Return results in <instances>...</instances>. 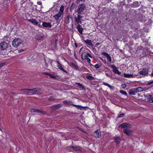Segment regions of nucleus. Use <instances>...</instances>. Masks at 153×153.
<instances>
[{
	"label": "nucleus",
	"instance_id": "f257e3e1",
	"mask_svg": "<svg viewBox=\"0 0 153 153\" xmlns=\"http://www.w3.org/2000/svg\"><path fill=\"white\" fill-rule=\"evenodd\" d=\"M89 52L90 51L88 49H85L83 51L81 55V57L82 59L85 60L86 57L88 56L91 58H93L92 56L89 53Z\"/></svg>",
	"mask_w": 153,
	"mask_h": 153
},
{
	"label": "nucleus",
	"instance_id": "f03ea898",
	"mask_svg": "<svg viewBox=\"0 0 153 153\" xmlns=\"http://www.w3.org/2000/svg\"><path fill=\"white\" fill-rule=\"evenodd\" d=\"M85 6L84 4H81L78 6V8L76 12L78 14H82L84 12Z\"/></svg>",
	"mask_w": 153,
	"mask_h": 153
},
{
	"label": "nucleus",
	"instance_id": "7ed1b4c3",
	"mask_svg": "<svg viewBox=\"0 0 153 153\" xmlns=\"http://www.w3.org/2000/svg\"><path fill=\"white\" fill-rule=\"evenodd\" d=\"M22 40L20 39H15L13 41L12 45L14 47L17 48L22 43Z\"/></svg>",
	"mask_w": 153,
	"mask_h": 153
},
{
	"label": "nucleus",
	"instance_id": "20e7f679",
	"mask_svg": "<svg viewBox=\"0 0 153 153\" xmlns=\"http://www.w3.org/2000/svg\"><path fill=\"white\" fill-rule=\"evenodd\" d=\"M82 16L80 14H78L77 16L75 17V22L76 23H75V25H76V24H81L82 23Z\"/></svg>",
	"mask_w": 153,
	"mask_h": 153
},
{
	"label": "nucleus",
	"instance_id": "39448f33",
	"mask_svg": "<svg viewBox=\"0 0 153 153\" xmlns=\"http://www.w3.org/2000/svg\"><path fill=\"white\" fill-rule=\"evenodd\" d=\"M8 46V44L5 42H1L0 44V49L2 50H5L6 49Z\"/></svg>",
	"mask_w": 153,
	"mask_h": 153
},
{
	"label": "nucleus",
	"instance_id": "423d86ee",
	"mask_svg": "<svg viewBox=\"0 0 153 153\" xmlns=\"http://www.w3.org/2000/svg\"><path fill=\"white\" fill-rule=\"evenodd\" d=\"M73 22V19L70 14L68 15L65 19V23L66 24H69Z\"/></svg>",
	"mask_w": 153,
	"mask_h": 153
},
{
	"label": "nucleus",
	"instance_id": "0eeeda50",
	"mask_svg": "<svg viewBox=\"0 0 153 153\" xmlns=\"http://www.w3.org/2000/svg\"><path fill=\"white\" fill-rule=\"evenodd\" d=\"M111 68H112L113 70V72L115 73V74H117L119 75H120L121 76H122L121 74V72H120L117 69L116 66L115 65H111Z\"/></svg>",
	"mask_w": 153,
	"mask_h": 153
},
{
	"label": "nucleus",
	"instance_id": "6e6552de",
	"mask_svg": "<svg viewBox=\"0 0 153 153\" xmlns=\"http://www.w3.org/2000/svg\"><path fill=\"white\" fill-rule=\"evenodd\" d=\"M30 111L31 112H36L44 114H45V112L44 111L40 110L39 109H37L35 108H32L30 109Z\"/></svg>",
	"mask_w": 153,
	"mask_h": 153
},
{
	"label": "nucleus",
	"instance_id": "1a4fd4ad",
	"mask_svg": "<svg viewBox=\"0 0 153 153\" xmlns=\"http://www.w3.org/2000/svg\"><path fill=\"white\" fill-rule=\"evenodd\" d=\"M148 69L147 68H143L142 71H141L140 73V74L144 75L147 76L148 74Z\"/></svg>",
	"mask_w": 153,
	"mask_h": 153
},
{
	"label": "nucleus",
	"instance_id": "9d476101",
	"mask_svg": "<svg viewBox=\"0 0 153 153\" xmlns=\"http://www.w3.org/2000/svg\"><path fill=\"white\" fill-rule=\"evenodd\" d=\"M69 65L73 68L76 70H79V67L76 63L71 62L69 63Z\"/></svg>",
	"mask_w": 153,
	"mask_h": 153
},
{
	"label": "nucleus",
	"instance_id": "9b49d317",
	"mask_svg": "<svg viewBox=\"0 0 153 153\" xmlns=\"http://www.w3.org/2000/svg\"><path fill=\"white\" fill-rule=\"evenodd\" d=\"M41 23H42V25L44 27L51 28L52 26L51 24L49 22H42Z\"/></svg>",
	"mask_w": 153,
	"mask_h": 153
},
{
	"label": "nucleus",
	"instance_id": "f8f14e48",
	"mask_svg": "<svg viewBox=\"0 0 153 153\" xmlns=\"http://www.w3.org/2000/svg\"><path fill=\"white\" fill-rule=\"evenodd\" d=\"M56 62L57 64V67L58 68L65 72L67 73V71H65V70L62 68V65L58 61H56Z\"/></svg>",
	"mask_w": 153,
	"mask_h": 153
},
{
	"label": "nucleus",
	"instance_id": "ddd939ff",
	"mask_svg": "<svg viewBox=\"0 0 153 153\" xmlns=\"http://www.w3.org/2000/svg\"><path fill=\"white\" fill-rule=\"evenodd\" d=\"M144 96L147 98L148 100L150 103H153V96L149 94L144 95Z\"/></svg>",
	"mask_w": 153,
	"mask_h": 153
},
{
	"label": "nucleus",
	"instance_id": "4468645a",
	"mask_svg": "<svg viewBox=\"0 0 153 153\" xmlns=\"http://www.w3.org/2000/svg\"><path fill=\"white\" fill-rule=\"evenodd\" d=\"M62 15V14L58 12L56 14L54 15L53 16V18L56 21H58L59 20V19L61 17Z\"/></svg>",
	"mask_w": 153,
	"mask_h": 153
},
{
	"label": "nucleus",
	"instance_id": "2eb2a0df",
	"mask_svg": "<svg viewBox=\"0 0 153 153\" xmlns=\"http://www.w3.org/2000/svg\"><path fill=\"white\" fill-rule=\"evenodd\" d=\"M120 127L122 128H129L130 127V125L128 123H123L120 125Z\"/></svg>",
	"mask_w": 153,
	"mask_h": 153
},
{
	"label": "nucleus",
	"instance_id": "dca6fc26",
	"mask_svg": "<svg viewBox=\"0 0 153 153\" xmlns=\"http://www.w3.org/2000/svg\"><path fill=\"white\" fill-rule=\"evenodd\" d=\"M94 136L96 138H99L101 136V133L98 130L94 132Z\"/></svg>",
	"mask_w": 153,
	"mask_h": 153
},
{
	"label": "nucleus",
	"instance_id": "f3484780",
	"mask_svg": "<svg viewBox=\"0 0 153 153\" xmlns=\"http://www.w3.org/2000/svg\"><path fill=\"white\" fill-rule=\"evenodd\" d=\"M62 106V105L60 104H59L56 105H54L51 106V108L54 110H55L58 109Z\"/></svg>",
	"mask_w": 153,
	"mask_h": 153
},
{
	"label": "nucleus",
	"instance_id": "a211bd4d",
	"mask_svg": "<svg viewBox=\"0 0 153 153\" xmlns=\"http://www.w3.org/2000/svg\"><path fill=\"white\" fill-rule=\"evenodd\" d=\"M30 92L32 93L36 94H39L40 92L39 90H38L37 88L30 89Z\"/></svg>",
	"mask_w": 153,
	"mask_h": 153
},
{
	"label": "nucleus",
	"instance_id": "6ab92c4d",
	"mask_svg": "<svg viewBox=\"0 0 153 153\" xmlns=\"http://www.w3.org/2000/svg\"><path fill=\"white\" fill-rule=\"evenodd\" d=\"M27 21L31 22L34 25H36L38 24V22L36 19H29L27 20Z\"/></svg>",
	"mask_w": 153,
	"mask_h": 153
},
{
	"label": "nucleus",
	"instance_id": "aec40b11",
	"mask_svg": "<svg viewBox=\"0 0 153 153\" xmlns=\"http://www.w3.org/2000/svg\"><path fill=\"white\" fill-rule=\"evenodd\" d=\"M76 28L77 29L79 32L81 34L82 33L83 31V29L82 27L79 24H78L76 26Z\"/></svg>",
	"mask_w": 153,
	"mask_h": 153
},
{
	"label": "nucleus",
	"instance_id": "412c9836",
	"mask_svg": "<svg viewBox=\"0 0 153 153\" xmlns=\"http://www.w3.org/2000/svg\"><path fill=\"white\" fill-rule=\"evenodd\" d=\"M123 131L127 135L129 136L131 134V131L130 130L125 129H124Z\"/></svg>",
	"mask_w": 153,
	"mask_h": 153
},
{
	"label": "nucleus",
	"instance_id": "4be33fe9",
	"mask_svg": "<svg viewBox=\"0 0 153 153\" xmlns=\"http://www.w3.org/2000/svg\"><path fill=\"white\" fill-rule=\"evenodd\" d=\"M22 93L25 94H26L30 93V89H23L21 90Z\"/></svg>",
	"mask_w": 153,
	"mask_h": 153
},
{
	"label": "nucleus",
	"instance_id": "5701e85b",
	"mask_svg": "<svg viewBox=\"0 0 153 153\" xmlns=\"http://www.w3.org/2000/svg\"><path fill=\"white\" fill-rule=\"evenodd\" d=\"M63 103L65 105H72L73 102L71 101H68L66 100H64L63 102Z\"/></svg>",
	"mask_w": 153,
	"mask_h": 153
},
{
	"label": "nucleus",
	"instance_id": "b1692460",
	"mask_svg": "<svg viewBox=\"0 0 153 153\" xmlns=\"http://www.w3.org/2000/svg\"><path fill=\"white\" fill-rule=\"evenodd\" d=\"M102 54L105 56L107 58V59L109 60V61L111 62V58L110 56L106 52H103L102 53Z\"/></svg>",
	"mask_w": 153,
	"mask_h": 153
},
{
	"label": "nucleus",
	"instance_id": "393cba45",
	"mask_svg": "<svg viewBox=\"0 0 153 153\" xmlns=\"http://www.w3.org/2000/svg\"><path fill=\"white\" fill-rule=\"evenodd\" d=\"M85 42L89 45L91 47L93 46V44L91 42V41L90 40L87 39L85 41Z\"/></svg>",
	"mask_w": 153,
	"mask_h": 153
},
{
	"label": "nucleus",
	"instance_id": "a878e982",
	"mask_svg": "<svg viewBox=\"0 0 153 153\" xmlns=\"http://www.w3.org/2000/svg\"><path fill=\"white\" fill-rule=\"evenodd\" d=\"M135 89V90L136 92L137 93L138 92L142 91H143V88L140 87H138Z\"/></svg>",
	"mask_w": 153,
	"mask_h": 153
},
{
	"label": "nucleus",
	"instance_id": "bb28decb",
	"mask_svg": "<svg viewBox=\"0 0 153 153\" xmlns=\"http://www.w3.org/2000/svg\"><path fill=\"white\" fill-rule=\"evenodd\" d=\"M114 140L117 144H118L121 141V140L120 137H117L114 139Z\"/></svg>",
	"mask_w": 153,
	"mask_h": 153
},
{
	"label": "nucleus",
	"instance_id": "cd10ccee",
	"mask_svg": "<svg viewBox=\"0 0 153 153\" xmlns=\"http://www.w3.org/2000/svg\"><path fill=\"white\" fill-rule=\"evenodd\" d=\"M136 93L135 89H131L129 91V94L131 95H135Z\"/></svg>",
	"mask_w": 153,
	"mask_h": 153
},
{
	"label": "nucleus",
	"instance_id": "c85d7f7f",
	"mask_svg": "<svg viewBox=\"0 0 153 153\" xmlns=\"http://www.w3.org/2000/svg\"><path fill=\"white\" fill-rule=\"evenodd\" d=\"M124 76L126 77L131 78L133 77L134 76L133 74H124Z\"/></svg>",
	"mask_w": 153,
	"mask_h": 153
},
{
	"label": "nucleus",
	"instance_id": "c756f323",
	"mask_svg": "<svg viewBox=\"0 0 153 153\" xmlns=\"http://www.w3.org/2000/svg\"><path fill=\"white\" fill-rule=\"evenodd\" d=\"M102 84L105 85L107 86L111 89H112L114 88V87L113 86H111L109 84L107 83L104 82H102Z\"/></svg>",
	"mask_w": 153,
	"mask_h": 153
},
{
	"label": "nucleus",
	"instance_id": "7c9ffc66",
	"mask_svg": "<svg viewBox=\"0 0 153 153\" xmlns=\"http://www.w3.org/2000/svg\"><path fill=\"white\" fill-rule=\"evenodd\" d=\"M64 6L63 5H62L60 7V8L59 9V12L60 13L62 14L64 13Z\"/></svg>",
	"mask_w": 153,
	"mask_h": 153
},
{
	"label": "nucleus",
	"instance_id": "2f4dec72",
	"mask_svg": "<svg viewBox=\"0 0 153 153\" xmlns=\"http://www.w3.org/2000/svg\"><path fill=\"white\" fill-rule=\"evenodd\" d=\"M72 147L73 148V149L75 150L76 151H80L81 150V148L79 146H72Z\"/></svg>",
	"mask_w": 153,
	"mask_h": 153
},
{
	"label": "nucleus",
	"instance_id": "473e14b6",
	"mask_svg": "<svg viewBox=\"0 0 153 153\" xmlns=\"http://www.w3.org/2000/svg\"><path fill=\"white\" fill-rule=\"evenodd\" d=\"M73 105L75 107L79 109L80 110H82V108H84V107H83L82 106H81L80 105H75L73 104Z\"/></svg>",
	"mask_w": 153,
	"mask_h": 153
},
{
	"label": "nucleus",
	"instance_id": "72a5a7b5",
	"mask_svg": "<svg viewBox=\"0 0 153 153\" xmlns=\"http://www.w3.org/2000/svg\"><path fill=\"white\" fill-rule=\"evenodd\" d=\"M35 38L36 40H41L43 38V37L40 35H37Z\"/></svg>",
	"mask_w": 153,
	"mask_h": 153
},
{
	"label": "nucleus",
	"instance_id": "f704fd0d",
	"mask_svg": "<svg viewBox=\"0 0 153 153\" xmlns=\"http://www.w3.org/2000/svg\"><path fill=\"white\" fill-rule=\"evenodd\" d=\"M86 78L89 80H91L94 79V77L92 76L88 75L86 76Z\"/></svg>",
	"mask_w": 153,
	"mask_h": 153
},
{
	"label": "nucleus",
	"instance_id": "c9c22d12",
	"mask_svg": "<svg viewBox=\"0 0 153 153\" xmlns=\"http://www.w3.org/2000/svg\"><path fill=\"white\" fill-rule=\"evenodd\" d=\"M76 6V5L75 4H74L73 3L72 5L70 7V10L72 12V10H73L74 8V7Z\"/></svg>",
	"mask_w": 153,
	"mask_h": 153
},
{
	"label": "nucleus",
	"instance_id": "e433bc0d",
	"mask_svg": "<svg viewBox=\"0 0 153 153\" xmlns=\"http://www.w3.org/2000/svg\"><path fill=\"white\" fill-rule=\"evenodd\" d=\"M101 65L100 64H96L94 65V66L95 68L98 69L101 66Z\"/></svg>",
	"mask_w": 153,
	"mask_h": 153
},
{
	"label": "nucleus",
	"instance_id": "4c0bfd02",
	"mask_svg": "<svg viewBox=\"0 0 153 153\" xmlns=\"http://www.w3.org/2000/svg\"><path fill=\"white\" fill-rule=\"evenodd\" d=\"M55 98L54 96L51 97L48 99V100L49 101L51 100H55Z\"/></svg>",
	"mask_w": 153,
	"mask_h": 153
},
{
	"label": "nucleus",
	"instance_id": "58836bf2",
	"mask_svg": "<svg viewBox=\"0 0 153 153\" xmlns=\"http://www.w3.org/2000/svg\"><path fill=\"white\" fill-rule=\"evenodd\" d=\"M120 92L123 94H124L126 95H127V92L126 91H124L123 90H120Z\"/></svg>",
	"mask_w": 153,
	"mask_h": 153
},
{
	"label": "nucleus",
	"instance_id": "ea45409f",
	"mask_svg": "<svg viewBox=\"0 0 153 153\" xmlns=\"http://www.w3.org/2000/svg\"><path fill=\"white\" fill-rule=\"evenodd\" d=\"M124 115V113L123 114H119L118 116L117 117L118 118H121L123 117Z\"/></svg>",
	"mask_w": 153,
	"mask_h": 153
},
{
	"label": "nucleus",
	"instance_id": "a19ab883",
	"mask_svg": "<svg viewBox=\"0 0 153 153\" xmlns=\"http://www.w3.org/2000/svg\"><path fill=\"white\" fill-rule=\"evenodd\" d=\"M85 59H86V61H87L88 63H90L91 62V59L88 58V56L87 57H86Z\"/></svg>",
	"mask_w": 153,
	"mask_h": 153
},
{
	"label": "nucleus",
	"instance_id": "79ce46f5",
	"mask_svg": "<svg viewBox=\"0 0 153 153\" xmlns=\"http://www.w3.org/2000/svg\"><path fill=\"white\" fill-rule=\"evenodd\" d=\"M57 42L58 40L57 39H56L55 41V47H56L57 44Z\"/></svg>",
	"mask_w": 153,
	"mask_h": 153
},
{
	"label": "nucleus",
	"instance_id": "37998d69",
	"mask_svg": "<svg viewBox=\"0 0 153 153\" xmlns=\"http://www.w3.org/2000/svg\"><path fill=\"white\" fill-rule=\"evenodd\" d=\"M4 65V63H0V68L3 67Z\"/></svg>",
	"mask_w": 153,
	"mask_h": 153
},
{
	"label": "nucleus",
	"instance_id": "c03bdc74",
	"mask_svg": "<svg viewBox=\"0 0 153 153\" xmlns=\"http://www.w3.org/2000/svg\"><path fill=\"white\" fill-rule=\"evenodd\" d=\"M152 83H153V80L151 81H149V82L147 83V85H149L152 84Z\"/></svg>",
	"mask_w": 153,
	"mask_h": 153
},
{
	"label": "nucleus",
	"instance_id": "a18cd8bd",
	"mask_svg": "<svg viewBox=\"0 0 153 153\" xmlns=\"http://www.w3.org/2000/svg\"><path fill=\"white\" fill-rule=\"evenodd\" d=\"M79 86H80L79 88H81L82 89H85L84 87V86L82 85V84H81Z\"/></svg>",
	"mask_w": 153,
	"mask_h": 153
},
{
	"label": "nucleus",
	"instance_id": "49530a36",
	"mask_svg": "<svg viewBox=\"0 0 153 153\" xmlns=\"http://www.w3.org/2000/svg\"><path fill=\"white\" fill-rule=\"evenodd\" d=\"M42 74H44L45 75H48V74H49V73H47L46 72H44V73H43Z\"/></svg>",
	"mask_w": 153,
	"mask_h": 153
},
{
	"label": "nucleus",
	"instance_id": "de8ad7c7",
	"mask_svg": "<svg viewBox=\"0 0 153 153\" xmlns=\"http://www.w3.org/2000/svg\"><path fill=\"white\" fill-rule=\"evenodd\" d=\"M48 76H49L51 78H52L53 77V75L49 73Z\"/></svg>",
	"mask_w": 153,
	"mask_h": 153
},
{
	"label": "nucleus",
	"instance_id": "09e8293b",
	"mask_svg": "<svg viewBox=\"0 0 153 153\" xmlns=\"http://www.w3.org/2000/svg\"><path fill=\"white\" fill-rule=\"evenodd\" d=\"M100 44V42H97L96 44V46H98Z\"/></svg>",
	"mask_w": 153,
	"mask_h": 153
},
{
	"label": "nucleus",
	"instance_id": "8fccbe9b",
	"mask_svg": "<svg viewBox=\"0 0 153 153\" xmlns=\"http://www.w3.org/2000/svg\"><path fill=\"white\" fill-rule=\"evenodd\" d=\"M122 86H123L122 88H123L126 87V85L125 84H124V85H122Z\"/></svg>",
	"mask_w": 153,
	"mask_h": 153
},
{
	"label": "nucleus",
	"instance_id": "3c124183",
	"mask_svg": "<svg viewBox=\"0 0 153 153\" xmlns=\"http://www.w3.org/2000/svg\"><path fill=\"white\" fill-rule=\"evenodd\" d=\"M37 4H39V5H42V3L41 2H39V1H38L37 2Z\"/></svg>",
	"mask_w": 153,
	"mask_h": 153
},
{
	"label": "nucleus",
	"instance_id": "603ef678",
	"mask_svg": "<svg viewBox=\"0 0 153 153\" xmlns=\"http://www.w3.org/2000/svg\"><path fill=\"white\" fill-rule=\"evenodd\" d=\"M22 51H23V50H21V49H20V50H18V52H19V53H20L21 52H22Z\"/></svg>",
	"mask_w": 153,
	"mask_h": 153
},
{
	"label": "nucleus",
	"instance_id": "864d4df0",
	"mask_svg": "<svg viewBox=\"0 0 153 153\" xmlns=\"http://www.w3.org/2000/svg\"><path fill=\"white\" fill-rule=\"evenodd\" d=\"M105 75L107 76L108 77H109L110 76L107 73H105Z\"/></svg>",
	"mask_w": 153,
	"mask_h": 153
},
{
	"label": "nucleus",
	"instance_id": "5fc2aeb1",
	"mask_svg": "<svg viewBox=\"0 0 153 153\" xmlns=\"http://www.w3.org/2000/svg\"><path fill=\"white\" fill-rule=\"evenodd\" d=\"M76 84L78 85H79V86H80L81 85V84L79 83H76Z\"/></svg>",
	"mask_w": 153,
	"mask_h": 153
},
{
	"label": "nucleus",
	"instance_id": "6e6d98bb",
	"mask_svg": "<svg viewBox=\"0 0 153 153\" xmlns=\"http://www.w3.org/2000/svg\"><path fill=\"white\" fill-rule=\"evenodd\" d=\"M75 45L76 48L77 47L78 45L76 43H75Z\"/></svg>",
	"mask_w": 153,
	"mask_h": 153
},
{
	"label": "nucleus",
	"instance_id": "4d7b16f0",
	"mask_svg": "<svg viewBox=\"0 0 153 153\" xmlns=\"http://www.w3.org/2000/svg\"><path fill=\"white\" fill-rule=\"evenodd\" d=\"M52 78H53V79L56 78V76H53V77H52Z\"/></svg>",
	"mask_w": 153,
	"mask_h": 153
},
{
	"label": "nucleus",
	"instance_id": "13d9d810",
	"mask_svg": "<svg viewBox=\"0 0 153 153\" xmlns=\"http://www.w3.org/2000/svg\"><path fill=\"white\" fill-rule=\"evenodd\" d=\"M45 64H46V67H48V64H47V63H46V61H45Z\"/></svg>",
	"mask_w": 153,
	"mask_h": 153
},
{
	"label": "nucleus",
	"instance_id": "bf43d9fd",
	"mask_svg": "<svg viewBox=\"0 0 153 153\" xmlns=\"http://www.w3.org/2000/svg\"><path fill=\"white\" fill-rule=\"evenodd\" d=\"M134 3L135 4H138V2H135Z\"/></svg>",
	"mask_w": 153,
	"mask_h": 153
},
{
	"label": "nucleus",
	"instance_id": "052dcab7",
	"mask_svg": "<svg viewBox=\"0 0 153 153\" xmlns=\"http://www.w3.org/2000/svg\"><path fill=\"white\" fill-rule=\"evenodd\" d=\"M151 76H153V73L151 74Z\"/></svg>",
	"mask_w": 153,
	"mask_h": 153
},
{
	"label": "nucleus",
	"instance_id": "680f3d73",
	"mask_svg": "<svg viewBox=\"0 0 153 153\" xmlns=\"http://www.w3.org/2000/svg\"><path fill=\"white\" fill-rule=\"evenodd\" d=\"M82 48H81V49H80V51H81V49H82Z\"/></svg>",
	"mask_w": 153,
	"mask_h": 153
},
{
	"label": "nucleus",
	"instance_id": "e2e57ef3",
	"mask_svg": "<svg viewBox=\"0 0 153 153\" xmlns=\"http://www.w3.org/2000/svg\"><path fill=\"white\" fill-rule=\"evenodd\" d=\"M152 153H153V151L152 152Z\"/></svg>",
	"mask_w": 153,
	"mask_h": 153
}]
</instances>
